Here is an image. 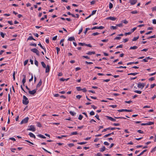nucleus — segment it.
Segmentation results:
<instances>
[{"label":"nucleus","mask_w":156,"mask_h":156,"mask_svg":"<svg viewBox=\"0 0 156 156\" xmlns=\"http://www.w3.org/2000/svg\"><path fill=\"white\" fill-rule=\"evenodd\" d=\"M110 135H111V134L108 133L107 134H106V135H105L104 136V137L105 138V137H107L110 136Z\"/></svg>","instance_id":"nucleus-56"},{"label":"nucleus","mask_w":156,"mask_h":156,"mask_svg":"<svg viewBox=\"0 0 156 156\" xmlns=\"http://www.w3.org/2000/svg\"><path fill=\"white\" fill-rule=\"evenodd\" d=\"M100 34L99 33H98V32H96L95 33H94L92 34V35L93 36H96L97 35H98L99 34Z\"/></svg>","instance_id":"nucleus-35"},{"label":"nucleus","mask_w":156,"mask_h":156,"mask_svg":"<svg viewBox=\"0 0 156 156\" xmlns=\"http://www.w3.org/2000/svg\"><path fill=\"white\" fill-rule=\"evenodd\" d=\"M15 71H14L13 72V74H12L13 78V79L14 80H15Z\"/></svg>","instance_id":"nucleus-29"},{"label":"nucleus","mask_w":156,"mask_h":156,"mask_svg":"<svg viewBox=\"0 0 156 156\" xmlns=\"http://www.w3.org/2000/svg\"><path fill=\"white\" fill-rule=\"evenodd\" d=\"M137 2V0H130V3L132 5H133L135 4Z\"/></svg>","instance_id":"nucleus-8"},{"label":"nucleus","mask_w":156,"mask_h":156,"mask_svg":"<svg viewBox=\"0 0 156 156\" xmlns=\"http://www.w3.org/2000/svg\"><path fill=\"white\" fill-rule=\"evenodd\" d=\"M86 142H80V143H78L77 144H79L80 145H83L84 144H86Z\"/></svg>","instance_id":"nucleus-36"},{"label":"nucleus","mask_w":156,"mask_h":156,"mask_svg":"<svg viewBox=\"0 0 156 156\" xmlns=\"http://www.w3.org/2000/svg\"><path fill=\"white\" fill-rule=\"evenodd\" d=\"M41 64L42 66L44 68H45L46 67V66L45 64L43 62H41Z\"/></svg>","instance_id":"nucleus-23"},{"label":"nucleus","mask_w":156,"mask_h":156,"mask_svg":"<svg viewBox=\"0 0 156 156\" xmlns=\"http://www.w3.org/2000/svg\"><path fill=\"white\" fill-rule=\"evenodd\" d=\"M138 74V73H129V74H128V75H132L135 76V75H136Z\"/></svg>","instance_id":"nucleus-19"},{"label":"nucleus","mask_w":156,"mask_h":156,"mask_svg":"<svg viewBox=\"0 0 156 156\" xmlns=\"http://www.w3.org/2000/svg\"><path fill=\"white\" fill-rule=\"evenodd\" d=\"M68 40L70 41H75V39L74 37H69V38L68 39Z\"/></svg>","instance_id":"nucleus-12"},{"label":"nucleus","mask_w":156,"mask_h":156,"mask_svg":"<svg viewBox=\"0 0 156 156\" xmlns=\"http://www.w3.org/2000/svg\"><path fill=\"white\" fill-rule=\"evenodd\" d=\"M106 117L109 120H110L112 121H116V120L112 118V117L109 116H107Z\"/></svg>","instance_id":"nucleus-10"},{"label":"nucleus","mask_w":156,"mask_h":156,"mask_svg":"<svg viewBox=\"0 0 156 156\" xmlns=\"http://www.w3.org/2000/svg\"><path fill=\"white\" fill-rule=\"evenodd\" d=\"M28 61V60H26L24 61V66L26 65L27 64Z\"/></svg>","instance_id":"nucleus-53"},{"label":"nucleus","mask_w":156,"mask_h":156,"mask_svg":"<svg viewBox=\"0 0 156 156\" xmlns=\"http://www.w3.org/2000/svg\"><path fill=\"white\" fill-rule=\"evenodd\" d=\"M26 79H25V78L23 79L22 80V82L23 85H24V83L26 82Z\"/></svg>","instance_id":"nucleus-38"},{"label":"nucleus","mask_w":156,"mask_h":156,"mask_svg":"<svg viewBox=\"0 0 156 156\" xmlns=\"http://www.w3.org/2000/svg\"><path fill=\"white\" fill-rule=\"evenodd\" d=\"M90 114L91 115H94V112L93 111H91V112H90Z\"/></svg>","instance_id":"nucleus-46"},{"label":"nucleus","mask_w":156,"mask_h":156,"mask_svg":"<svg viewBox=\"0 0 156 156\" xmlns=\"http://www.w3.org/2000/svg\"><path fill=\"white\" fill-rule=\"evenodd\" d=\"M138 48L136 46H133V47H131L130 48V49H136Z\"/></svg>","instance_id":"nucleus-20"},{"label":"nucleus","mask_w":156,"mask_h":156,"mask_svg":"<svg viewBox=\"0 0 156 156\" xmlns=\"http://www.w3.org/2000/svg\"><path fill=\"white\" fill-rule=\"evenodd\" d=\"M31 51L35 53L36 55L39 56V52L38 51L36 48H33L32 49H31Z\"/></svg>","instance_id":"nucleus-3"},{"label":"nucleus","mask_w":156,"mask_h":156,"mask_svg":"<svg viewBox=\"0 0 156 156\" xmlns=\"http://www.w3.org/2000/svg\"><path fill=\"white\" fill-rule=\"evenodd\" d=\"M85 63L87 64H93V62H88L87 61L85 62Z\"/></svg>","instance_id":"nucleus-50"},{"label":"nucleus","mask_w":156,"mask_h":156,"mask_svg":"<svg viewBox=\"0 0 156 156\" xmlns=\"http://www.w3.org/2000/svg\"><path fill=\"white\" fill-rule=\"evenodd\" d=\"M37 90V89L36 88V89L33 90L32 91L29 90V93L30 94L34 95L36 92Z\"/></svg>","instance_id":"nucleus-6"},{"label":"nucleus","mask_w":156,"mask_h":156,"mask_svg":"<svg viewBox=\"0 0 156 156\" xmlns=\"http://www.w3.org/2000/svg\"><path fill=\"white\" fill-rule=\"evenodd\" d=\"M118 111L119 112H132V110H127V109H122L121 110H118Z\"/></svg>","instance_id":"nucleus-7"},{"label":"nucleus","mask_w":156,"mask_h":156,"mask_svg":"<svg viewBox=\"0 0 156 156\" xmlns=\"http://www.w3.org/2000/svg\"><path fill=\"white\" fill-rule=\"evenodd\" d=\"M122 22L125 24H127L128 23V22L126 20H122Z\"/></svg>","instance_id":"nucleus-51"},{"label":"nucleus","mask_w":156,"mask_h":156,"mask_svg":"<svg viewBox=\"0 0 156 156\" xmlns=\"http://www.w3.org/2000/svg\"><path fill=\"white\" fill-rule=\"evenodd\" d=\"M78 44L80 45V46H84V45H85V43H78Z\"/></svg>","instance_id":"nucleus-33"},{"label":"nucleus","mask_w":156,"mask_h":156,"mask_svg":"<svg viewBox=\"0 0 156 156\" xmlns=\"http://www.w3.org/2000/svg\"><path fill=\"white\" fill-rule=\"evenodd\" d=\"M111 27V28H112L113 30L116 29L117 28V27H116V26H112Z\"/></svg>","instance_id":"nucleus-40"},{"label":"nucleus","mask_w":156,"mask_h":156,"mask_svg":"<svg viewBox=\"0 0 156 156\" xmlns=\"http://www.w3.org/2000/svg\"><path fill=\"white\" fill-rule=\"evenodd\" d=\"M50 71V66L48 65H47L46 67L45 72L46 73H48Z\"/></svg>","instance_id":"nucleus-9"},{"label":"nucleus","mask_w":156,"mask_h":156,"mask_svg":"<svg viewBox=\"0 0 156 156\" xmlns=\"http://www.w3.org/2000/svg\"><path fill=\"white\" fill-rule=\"evenodd\" d=\"M109 8L111 9L113 8V4L111 2H110L109 5Z\"/></svg>","instance_id":"nucleus-26"},{"label":"nucleus","mask_w":156,"mask_h":156,"mask_svg":"<svg viewBox=\"0 0 156 156\" xmlns=\"http://www.w3.org/2000/svg\"><path fill=\"white\" fill-rule=\"evenodd\" d=\"M28 130L33 132H34L35 131V129L34 126L32 125L30 126Z\"/></svg>","instance_id":"nucleus-5"},{"label":"nucleus","mask_w":156,"mask_h":156,"mask_svg":"<svg viewBox=\"0 0 156 156\" xmlns=\"http://www.w3.org/2000/svg\"><path fill=\"white\" fill-rule=\"evenodd\" d=\"M76 88L78 91H80L82 90V89L80 87H77Z\"/></svg>","instance_id":"nucleus-60"},{"label":"nucleus","mask_w":156,"mask_h":156,"mask_svg":"<svg viewBox=\"0 0 156 156\" xmlns=\"http://www.w3.org/2000/svg\"><path fill=\"white\" fill-rule=\"evenodd\" d=\"M29 135L31 137L34 138L35 139L36 138L35 136L33 133H29Z\"/></svg>","instance_id":"nucleus-13"},{"label":"nucleus","mask_w":156,"mask_h":156,"mask_svg":"<svg viewBox=\"0 0 156 156\" xmlns=\"http://www.w3.org/2000/svg\"><path fill=\"white\" fill-rule=\"evenodd\" d=\"M82 30H83V28L82 27L81 28V29L79 30V33H78V34H80L81 33V32H82Z\"/></svg>","instance_id":"nucleus-54"},{"label":"nucleus","mask_w":156,"mask_h":156,"mask_svg":"<svg viewBox=\"0 0 156 156\" xmlns=\"http://www.w3.org/2000/svg\"><path fill=\"white\" fill-rule=\"evenodd\" d=\"M156 150V146L154 148H153V149L152 150L151 152H154Z\"/></svg>","instance_id":"nucleus-59"},{"label":"nucleus","mask_w":156,"mask_h":156,"mask_svg":"<svg viewBox=\"0 0 156 156\" xmlns=\"http://www.w3.org/2000/svg\"><path fill=\"white\" fill-rule=\"evenodd\" d=\"M104 28V27L102 26L98 27V29H103Z\"/></svg>","instance_id":"nucleus-63"},{"label":"nucleus","mask_w":156,"mask_h":156,"mask_svg":"<svg viewBox=\"0 0 156 156\" xmlns=\"http://www.w3.org/2000/svg\"><path fill=\"white\" fill-rule=\"evenodd\" d=\"M147 151V150H146V149L144 150L139 154L138 155H137V156H140V155H142L144 154V152H145L146 151Z\"/></svg>","instance_id":"nucleus-17"},{"label":"nucleus","mask_w":156,"mask_h":156,"mask_svg":"<svg viewBox=\"0 0 156 156\" xmlns=\"http://www.w3.org/2000/svg\"><path fill=\"white\" fill-rule=\"evenodd\" d=\"M139 38V36H138L136 37H134L133 39V41H136Z\"/></svg>","instance_id":"nucleus-24"},{"label":"nucleus","mask_w":156,"mask_h":156,"mask_svg":"<svg viewBox=\"0 0 156 156\" xmlns=\"http://www.w3.org/2000/svg\"><path fill=\"white\" fill-rule=\"evenodd\" d=\"M153 23L154 24H156V20L155 19H154L152 21Z\"/></svg>","instance_id":"nucleus-64"},{"label":"nucleus","mask_w":156,"mask_h":156,"mask_svg":"<svg viewBox=\"0 0 156 156\" xmlns=\"http://www.w3.org/2000/svg\"><path fill=\"white\" fill-rule=\"evenodd\" d=\"M34 40V41L35 40L34 38L32 36L29 37L28 38L27 40Z\"/></svg>","instance_id":"nucleus-21"},{"label":"nucleus","mask_w":156,"mask_h":156,"mask_svg":"<svg viewBox=\"0 0 156 156\" xmlns=\"http://www.w3.org/2000/svg\"><path fill=\"white\" fill-rule=\"evenodd\" d=\"M37 126L38 127H41V124L40 122H37Z\"/></svg>","instance_id":"nucleus-44"},{"label":"nucleus","mask_w":156,"mask_h":156,"mask_svg":"<svg viewBox=\"0 0 156 156\" xmlns=\"http://www.w3.org/2000/svg\"><path fill=\"white\" fill-rule=\"evenodd\" d=\"M34 64L37 66H38V62L36 60H34Z\"/></svg>","instance_id":"nucleus-34"},{"label":"nucleus","mask_w":156,"mask_h":156,"mask_svg":"<svg viewBox=\"0 0 156 156\" xmlns=\"http://www.w3.org/2000/svg\"><path fill=\"white\" fill-rule=\"evenodd\" d=\"M137 132L140 133H141V134L144 133L143 131L141 130H138Z\"/></svg>","instance_id":"nucleus-43"},{"label":"nucleus","mask_w":156,"mask_h":156,"mask_svg":"<svg viewBox=\"0 0 156 156\" xmlns=\"http://www.w3.org/2000/svg\"><path fill=\"white\" fill-rule=\"evenodd\" d=\"M29 118L28 117H27L22 120L20 124H22L23 123H26L28 122Z\"/></svg>","instance_id":"nucleus-2"},{"label":"nucleus","mask_w":156,"mask_h":156,"mask_svg":"<svg viewBox=\"0 0 156 156\" xmlns=\"http://www.w3.org/2000/svg\"><path fill=\"white\" fill-rule=\"evenodd\" d=\"M130 12L132 14H137L138 13V12L137 10H134V11L131 12Z\"/></svg>","instance_id":"nucleus-25"},{"label":"nucleus","mask_w":156,"mask_h":156,"mask_svg":"<svg viewBox=\"0 0 156 156\" xmlns=\"http://www.w3.org/2000/svg\"><path fill=\"white\" fill-rule=\"evenodd\" d=\"M116 26L119 27H122L123 26V24L122 23H121L119 24H117Z\"/></svg>","instance_id":"nucleus-42"},{"label":"nucleus","mask_w":156,"mask_h":156,"mask_svg":"<svg viewBox=\"0 0 156 156\" xmlns=\"http://www.w3.org/2000/svg\"><path fill=\"white\" fill-rule=\"evenodd\" d=\"M142 61H143V62H148V61H147V59H146V58H145L143 59L142 60Z\"/></svg>","instance_id":"nucleus-58"},{"label":"nucleus","mask_w":156,"mask_h":156,"mask_svg":"<svg viewBox=\"0 0 156 156\" xmlns=\"http://www.w3.org/2000/svg\"><path fill=\"white\" fill-rule=\"evenodd\" d=\"M33 76L32 74H31V77L30 79H29V81L30 82L31 81H32L33 80Z\"/></svg>","instance_id":"nucleus-49"},{"label":"nucleus","mask_w":156,"mask_h":156,"mask_svg":"<svg viewBox=\"0 0 156 156\" xmlns=\"http://www.w3.org/2000/svg\"><path fill=\"white\" fill-rule=\"evenodd\" d=\"M106 148L105 146H103L102 148L100 149V151L101 152H103L105 150Z\"/></svg>","instance_id":"nucleus-16"},{"label":"nucleus","mask_w":156,"mask_h":156,"mask_svg":"<svg viewBox=\"0 0 156 156\" xmlns=\"http://www.w3.org/2000/svg\"><path fill=\"white\" fill-rule=\"evenodd\" d=\"M95 52L94 51H89L88 53H87L86 54L89 55H91L92 54H95Z\"/></svg>","instance_id":"nucleus-14"},{"label":"nucleus","mask_w":156,"mask_h":156,"mask_svg":"<svg viewBox=\"0 0 156 156\" xmlns=\"http://www.w3.org/2000/svg\"><path fill=\"white\" fill-rule=\"evenodd\" d=\"M156 85L155 83H154V84L151 85V88H153Z\"/></svg>","instance_id":"nucleus-47"},{"label":"nucleus","mask_w":156,"mask_h":156,"mask_svg":"<svg viewBox=\"0 0 156 156\" xmlns=\"http://www.w3.org/2000/svg\"><path fill=\"white\" fill-rule=\"evenodd\" d=\"M154 124V123L152 122H149L147 123V125H151Z\"/></svg>","instance_id":"nucleus-30"},{"label":"nucleus","mask_w":156,"mask_h":156,"mask_svg":"<svg viewBox=\"0 0 156 156\" xmlns=\"http://www.w3.org/2000/svg\"><path fill=\"white\" fill-rule=\"evenodd\" d=\"M107 19H109L111 20L112 21L115 20L116 19V18L114 17H112V16H110L108 17Z\"/></svg>","instance_id":"nucleus-11"},{"label":"nucleus","mask_w":156,"mask_h":156,"mask_svg":"<svg viewBox=\"0 0 156 156\" xmlns=\"http://www.w3.org/2000/svg\"><path fill=\"white\" fill-rule=\"evenodd\" d=\"M0 34L2 37H3V38L4 37L5 34H4L3 33L1 32L0 33Z\"/></svg>","instance_id":"nucleus-41"},{"label":"nucleus","mask_w":156,"mask_h":156,"mask_svg":"<svg viewBox=\"0 0 156 156\" xmlns=\"http://www.w3.org/2000/svg\"><path fill=\"white\" fill-rule=\"evenodd\" d=\"M90 29L89 28H86V30H85V31L84 32V34H86V33H87V31L88 30H89Z\"/></svg>","instance_id":"nucleus-39"},{"label":"nucleus","mask_w":156,"mask_h":156,"mask_svg":"<svg viewBox=\"0 0 156 156\" xmlns=\"http://www.w3.org/2000/svg\"><path fill=\"white\" fill-rule=\"evenodd\" d=\"M136 29V27H134L131 30V33L134 31Z\"/></svg>","instance_id":"nucleus-62"},{"label":"nucleus","mask_w":156,"mask_h":156,"mask_svg":"<svg viewBox=\"0 0 156 156\" xmlns=\"http://www.w3.org/2000/svg\"><path fill=\"white\" fill-rule=\"evenodd\" d=\"M69 113L73 116H74L76 114V113L75 112H73L72 111H70Z\"/></svg>","instance_id":"nucleus-22"},{"label":"nucleus","mask_w":156,"mask_h":156,"mask_svg":"<svg viewBox=\"0 0 156 156\" xmlns=\"http://www.w3.org/2000/svg\"><path fill=\"white\" fill-rule=\"evenodd\" d=\"M78 134V133L77 132H73L71 133L70 134V135H77Z\"/></svg>","instance_id":"nucleus-28"},{"label":"nucleus","mask_w":156,"mask_h":156,"mask_svg":"<svg viewBox=\"0 0 156 156\" xmlns=\"http://www.w3.org/2000/svg\"><path fill=\"white\" fill-rule=\"evenodd\" d=\"M42 81L41 80H40L39 82L37 84V88L40 87L41 85L42 84Z\"/></svg>","instance_id":"nucleus-15"},{"label":"nucleus","mask_w":156,"mask_h":156,"mask_svg":"<svg viewBox=\"0 0 156 156\" xmlns=\"http://www.w3.org/2000/svg\"><path fill=\"white\" fill-rule=\"evenodd\" d=\"M149 80L150 81H153L154 80V77H152L151 78H150Z\"/></svg>","instance_id":"nucleus-61"},{"label":"nucleus","mask_w":156,"mask_h":156,"mask_svg":"<svg viewBox=\"0 0 156 156\" xmlns=\"http://www.w3.org/2000/svg\"><path fill=\"white\" fill-rule=\"evenodd\" d=\"M96 12V10H93L92 11L91 13L90 14L91 16L94 14Z\"/></svg>","instance_id":"nucleus-31"},{"label":"nucleus","mask_w":156,"mask_h":156,"mask_svg":"<svg viewBox=\"0 0 156 156\" xmlns=\"http://www.w3.org/2000/svg\"><path fill=\"white\" fill-rule=\"evenodd\" d=\"M104 144L105 145H107V146H108L109 145V143L106 141L105 142H104Z\"/></svg>","instance_id":"nucleus-57"},{"label":"nucleus","mask_w":156,"mask_h":156,"mask_svg":"<svg viewBox=\"0 0 156 156\" xmlns=\"http://www.w3.org/2000/svg\"><path fill=\"white\" fill-rule=\"evenodd\" d=\"M123 45L122 44L120 45L119 46H118L116 47V48H122V47Z\"/></svg>","instance_id":"nucleus-48"},{"label":"nucleus","mask_w":156,"mask_h":156,"mask_svg":"<svg viewBox=\"0 0 156 156\" xmlns=\"http://www.w3.org/2000/svg\"><path fill=\"white\" fill-rule=\"evenodd\" d=\"M151 9H152V11L153 12L156 11V6H155L154 7L151 8Z\"/></svg>","instance_id":"nucleus-37"},{"label":"nucleus","mask_w":156,"mask_h":156,"mask_svg":"<svg viewBox=\"0 0 156 156\" xmlns=\"http://www.w3.org/2000/svg\"><path fill=\"white\" fill-rule=\"evenodd\" d=\"M82 97V96L80 95H78L76 96V98L79 99H80Z\"/></svg>","instance_id":"nucleus-45"},{"label":"nucleus","mask_w":156,"mask_h":156,"mask_svg":"<svg viewBox=\"0 0 156 156\" xmlns=\"http://www.w3.org/2000/svg\"><path fill=\"white\" fill-rule=\"evenodd\" d=\"M145 85L144 83H139L137 84V87L138 88L142 89Z\"/></svg>","instance_id":"nucleus-4"},{"label":"nucleus","mask_w":156,"mask_h":156,"mask_svg":"<svg viewBox=\"0 0 156 156\" xmlns=\"http://www.w3.org/2000/svg\"><path fill=\"white\" fill-rule=\"evenodd\" d=\"M23 104L27 105L29 103V101L28 98L24 95L23 96Z\"/></svg>","instance_id":"nucleus-1"},{"label":"nucleus","mask_w":156,"mask_h":156,"mask_svg":"<svg viewBox=\"0 0 156 156\" xmlns=\"http://www.w3.org/2000/svg\"><path fill=\"white\" fill-rule=\"evenodd\" d=\"M37 136L39 137H40L43 139L46 138V137L45 136L41 134H38Z\"/></svg>","instance_id":"nucleus-18"},{"label":"nucleus","mask_w":156,"mask_h":156,"mask_svg":"<svg viewBox=\"0 0 156 156\" xmlns=\"http://www.w3.org/2000/svg\"><path fill=\"white\" fill-rule=\"evenodd\" d=\"M131 34V32H127V33H126L124 35H125V36H127V35H129L130 34Z\"/></svg>","instance_id":"nucleus-55"},{"label":"nucleus","mask_w":156,"mask_h":156,"mask_svg":"<svg viewBox=\"0 0 156 156\" xmlns=\"http://www.w3.org/2000/svg\"><path fill=\"white\" fill-rule=\"evenodd\" d=\"M68 145L70 147H72L74 146V144L73 143H71L68 144Z\"/></svg>","instance_id":"nucleus-52"},{"label":"nucleus","mask_w":156,"mask_h":156,"mask_svg":"<svg viewBox=\"0 0 156 156\" xmlns=\"http://www.w3.org/2000/svg\"><path fill=\"white\" fill-rule=\"evenodd\" d=\"M134 92L139 94H140L142 92L141 91L137 90H135L134 91Z\"/></svg>","instance_id":"nucleus-27"},{"label":"nucleus","mask_w":156,"mask_h":156,"mask_svg":"<svg viewBox=\"0 0 156 156\" xmlns=\"http://www.w3.org/2000/svg\"><path fill=\"white\" fill-rule=\"evenodd\" d=\"M83 118V116L81 115H80L78 117V119L81 120Z\"/></svg>","instance_id":"nucleus-32"}]
</instances>
